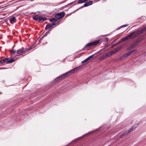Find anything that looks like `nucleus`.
I'll return each mask as SVG.
<instances>
[{
  "instance_id": "1",
  "label": "nucleus",
  "mask_w": 146,
  "mask_h": 146,
  "mask_svg": "<svg viewBox=\"0 0 146 146\" xmlns=\"http://www.w3.org/2000/svg\"><path fill=\"white\" fill-rule=\"evenodd\" d=\"M102 42L101 39L97 40L91 42L87 44L82 50L92 49L96 45H99L102 43Z\"/></svg>"
},
{
  "instance_id": "2",
  "label": "nucleus",
  "mask_w": 146,
  "mask_h": 146,
  "mask_svg": "<svg viewBox=\"0 0 146 146\" xmlns=\"http://www.w3.org/2000/svg\"><path fill=\"white\" fill-rule=\"evenodd\" d=\"M146 31V26L143 27L139 30L137 32L134 31L132 32L128 36L129 37H130L131 39H133Z\"/></svg>"
},
{
  "instance_id": "3",
  "label": "nucleus",
  "mask_w": 146,
  "mask_h": 146,
  "mask_svg": "<svg viewBox=\"0 0 146 146\" xmlns=\"http://www.w3.org/2000/svg\"><path fill=\"white\" fill-rule=\"evenodd\" d=\"M121 48V47H117L115 48L113 51H112L111 52L106 53L105 55L106 57H107V58L108 57L112 55L113 54L116 53Z\"/></svg>"
},
{
  "instance_id": "4",
  "label": "nucleus",
  "mask_w": 146,
  "mask_h": 146,
  "mask_svg": "<svg viewBox=\"0 0 146 146\" xmlns=\"http://www.w3.org/2000/svg\"><path fill=\"white\" fill-rule=\"evenodd\" d=\"M65 15V13L63 11L56 13L55 15V17L56 19H60L64 17Z\"/></svg>"
},
{
  "instance_id": "5",
  "label": "nucleus",
  "mask_w": 146,
  "mask_h": 146,
  "mask_svg": "<svg viewBox=\"0 0 146 146\" xmlns=\"http://www.w3.org/2000/svg\"><path fill=\"white\" fill-rule=\"evenodd\" d=\"M93 3V1H89L88 2H86L84 5L83 6L81 7L80 8H83L84 7H87L90 5H92Z\"/></svg>"
},
{
  "instance_id": "6",
  "label": "nucleus",
  "mask_w": 146,
  "mask_h": 146,
  "mask_svg": "<svg viewBox=\"0 0 146 146\" xmlns=\"http://www.w3.org/2000/svg\"><path fill=\"white\" fill-rule=\"evenodd\" d=\"M46 20V18L42 16H40L38 22L40 23H42L44 21Z\"/></svg>"
},
{
  "instance_id": "7",
  "label": "nucleus",
  "mask_w": 146,
  "mask_h": 146,
  "mask_svg": "<svg viewBox=\"0 0 146 146\" xmlns=\"http://www.w3.org/2000/svg\"><path fill=\"white\" fill-rule=\"evenodd\" d=\"M96 54V53L95 54H93L92 55L88 57L87 58H86V59H85L83 61H82L81 62V63L82 64H83V63L86 62L87 61L90 60L91 58H92L94 56V55Z\"/></svg>"
},
{
  "instance_id": "8",
  "label": "nucleus",
  "mask_w": 146,
  "mask_h": 146,
  "mask_svg": "<svg viewBox=\"0 0 146 146\" xmlns=\"http://www.w3.org/2000/svg\"><path fill=\"white\" fill-rule=\"evenodd\" d=\"M24 50V48L22 47L21 48H20L17 51V53L20 55L21 53L23 54V50Z\"/></svg>"
},
{
  "instance_id": "9",
  "label": "nucleus",
  "mask_w": 146,
  "mask_h": 146,
  "mask_svg": "<svg viewBox=\"0 0 146 146\" xmlns=\"http://www.w3.org/2000/svg\"><path fill=\"white\" fill-rule=\"evenodd\" d=\"M137 45V43H134L131 45L129 46L127 48L128 50H130L133 48H134Z\"/></svg>"
},
{
  "instance_id": "10",
  "label": "nucleus",
  "mask_w": 146,
  "mask_h": 146,
  "mask_svg": "<svg viewBox=\"0 0 146 146\" xmlns=\"http://www.w3.org/2000/svg\"><path fill=\"white\" fill-rule=\"evenodd\" d=\"M16 22V19L14 17H13L10 19V22L11 24H13Z\"/></svg>"
},
{
  "instance_id": "11",
  "label": "nucleus",
  "mask_w": 146,
  "mask_h": 146,
  "mask_svg": "<svg viewBox=\"0 0 146 146\" xmlns=\"http://www.w3.org/2000/svg\"><path fill=\"white\" fill-rule=\"evenodd\" d=\"M52 27L50 23L46 25L44 31L47 29H50L51 30L53 28Z\"/></svg>"
},
{
  "instance_id": "12",
  "label": "nucleus",
  "mask_w": 146,
  "mask_h": 146,
  "mask_svg": "<svg viewBox=\"0 0 146 146\" xmlns=\"http://www.w3.org/2000/svg\"><path fill=\"white\" fill-rule=\"evenodd\" d=\"M8 58V59L7 60V64H10L12 62H13L15 61V60L14 59H10L9 58Z\"/></svg>"
},
{
  "instance_id": "13",
  "label": "nucleus",
  "mask_w": 146,
  "mask_h": 146,
  "mask_svg": "<svg viewBox=\"0 0 146 146\" xmlns=\"http://www.w3.org/2000/svg\"><path fill=\"white\" fill-rule=\"evenodd\" d=\"M40 16L38 15H36L33 17V19L34 20L37 21L38 20Z\"/></svg>"
},
{
  "instance_id": "14",
  "label": "nucleus",
  "mask_w": 146,
  "mask_h": 146,
  "mask_svg": "<svg viewBox=\"0 0 146 146\" xmlns=\"http://www.w3.org/2000/svg\"><path fill=\"white\" fill-rule=\"evenodd\" d=\"M8 58H4V59L1 60L2 61V64L4 65L7 64V59H8Z\"/></svg>"
},
{
  "instance_id": "15",
  "label": "nucleus",
  "mask_w": 146,
  "mask_h": 146,
  "mask_svg": "<svg viewBox=\"0 0 146 146\" xmlns=\"http://www.w3.org/2000/svg\"><path fill=\"white\" fill-rule=\"evenodd\" d=\"M88 0H79L77 2V3L78 4H80L82 3L85 2H86L88 1Z\"/></svg>"
},
{
  "instance_id": "16",
  "label": "nucleus",
  "mask_w": 146,
  "mask_h": 146,
  "mask_svg": "<svg viewBox=\"0 0 146 146\" xmlns=\"http://www.w3.org/2000/svg\"><path fill=\"white\" fill-rule=\"evenodd\" d=\"M107 58V57H106L105 55H104L100 58L99 59V60H102L105 59Z\"/></svg>"
},
{
  "instance_id": "17",
  "label": "nucleus",
  "mask_w": 146,
  "mask_h": 146,
  "mask_svg": "<svg viewBox=\"0 0 146 146\" xmlns=\"http://www.w3.org/2000/svg\"><path fill=\"white\" fill-rule=\"evenodd\" d=\"M66 75V74L65 73H64V74L60 75L62 79H64V78H66V77H67V76Z\"/></svg>"
},
{
  "instance_id": "18",
  "label": "nucleus",
  "mask_w": 146,
  "mask_h": 146,
  "mask_svg": "<svg viewBox=\"0 0 146 146\" xmlns=\"http://www.w3.org/2000/svg\"><path fill=\"white\" fill-rule=\"evenodd\" d=\"M61 78L60 76H59L58 77L56 78L54 80V82H56L60 80H61Z\"/></svg>"
},
{
  "instance_id": "19",
  "label": "nucleus",
  "mask_w": 146,
  "mask_h": 146,
  "mask_svg": "<svg viewBox=\"0 0 146 146\" xmlns=\"http://www.w3.org/2000/svg\"><path fill=\"white\" fill-rule=\"evenodd\" d=\"M130 55H131L130 53L128 52L123 55V56L125 58H126L128 57Z\"/></svg>"
},
{
  "instance_id": "20",
  "label": "nucleus",
  "mask_w": 146,
  "mask_h": 146,
  "mask_svg": "<svg viewBox=\"0 0 146 146\" xmlns=\"http://www.w3.org/2000/svg\"><path fill=\"white\" fill-rule=\"evenodd\" d=\"M129 38H130V37H129L127 36L124 38H121V40H122V41H124L128 39Z\"/></svg>"
},
{
  "instance_id": "21",
  "label": "nucleus",
  "mask_w": 146,
  "mask_h": 146,
  "mask_svg": "<svg viewBox=\"0 0 146 146\" xmlns=\"http://www.w3.org/2000/svg\"><path fill=\"white\" fill-rule=\"evenodd\" d=\"M30 48H25L24 49V50H23V54H25V52H27L28 51L30 50Z\"/></svg>"
},
{
  "instance_id": "22",
  "label": "nucleus",
  "mask_w": 146,
  "mask_h": 146,
  "mask_svg": "<svg viewBox=\"0 0 146 146\" xmlns=\"http://www.w3.org/2000/svg\"><path fill=\"white\" fill-rule=\"evenodd\" d=\"M80 67V66L79 67H78L75 68L73 69L74 70V72H76V71H77V70H78L79 69V68Z\"/></svg>"
},
{
  "instance_id": "23",
  "label": "nucleus",
  "mask_w": 146,
  "mask_h": 146,
  "mask_svg": "<svg viewBox=\"0 0 146 146\" xmlns=\"http://www.w3.org/2000/svg\"><path fill=\"white\" fill-rule=\"evenodd\" d=\"M35 43H34L29 48H30V50H31L33 48H34L35 47Z\"/></svg>"
},
{
  "instance_id": "24",
  "label": "nucleus",
  "mask_w": 146,
  "mask_h": 146,
  "mask_svg": "<svg viewBox=\"0 0 146 146\" xmlns=\"http://www.w3.org/2000/svg\"><path fill=\"white\" fill-rule=\"evenodd\" d=\"M127 25H122V26H120L119 27L117 28V30H118L120 28H122V27H126Z\"/></svg>"
},
{
  "instance_id": "25",
  "label": "nucleus",
  "mask_w": 146,
  "mask_h": 146,
  "mask_svg": "<svg viewBox=\"0 0 146 146\" xmlns=\"http://www.w3.org/2000/svg\"><path fill=\"white\" fill-rule=\"evenodd\" d=\"M137 51L136 50H134L131 52H129V53H130L131 55V54H133L134 53H135Z\"/></svg>"
},
{
  "instance_id": "26",
  "label": "nucleus",
  "mask_w": 146,
  "mask_h": 146,
  "mask_svg": "<svg viewBox=\"0 0 146 146\" xmlns=\"http://www.w3.org/2000/svg\"><path fill=\"white\" fill-rule=\"evenodd\" d=\"M55 18H52V19H49V21L50 22H53L55 20Z\"/></svg>"
},
{
  "instance_id": "27",
  "label": "nucleus",
  "mask_w": 146,
  "mask_h": 146,
  "mask_svg": "<svg viewBox=\"0 0 146 146\" xmlns=\"http://www.w3.org/2000/svg\"><path fill=\"white\" fill-rule=\"evenodd\" d=\"M135 128V127H134V126H133L129 130H128V131L129 132V133L131 132L133 130H134V129Z\"/></svg>"
},
{
  "instance_id": "28",
  "label": "nucleus",
  "mask_w": 146,
  "mask_h": 146,
  "mask_svg": "<svg viewBox=\"0 0 146 146\" xmlns=\"http://www.w3.org/2000/svg\"><path fill=\"white\" fill-rule=\"evenodd\" d=\"M129 133V132L128 131H126L125 132H124L123 133V134L124 136H125L127 135Z\"/></svg>"
},
{
  "instance_id": "29",
  "label": "nucleus",
  "mask_w": 146,
  "mask_h": 146,
  "mask_svg": "<svg viewBox=\"0 0 146 146\" xmlns=\"http://www.w3.org/2000/svg\"><path fill=\"white\" fill-rule=\"evenodd\" d=\"M59 19H57V20H56L55 19V20L54 21V22L56 24L58 23L60 21V20H59Z\"/></svg>"
},
{
  "instance_id": "30",
  "label": "nucleus",
  "mask_w": 146,
  "mask_h": 146,
  "mask_svg": "<svg viewBox=\"0 0 146 146\" xmlns=\"http://www.w3.org/2000/svg\"><path fill=\"white\" fill-rule=\"evenodd\" d=\"M117 45H118V44L117 43L114 44L112 45L111 47L113 48L115 46H117Z\"/></svg>"
},
{
  "instance_id": "31",
  "label": "nucleus",
  "mask_w": 146,
  "mask_h": 146,
  "mask_svg": "<svg viewBox=\"0 0 146 146\" xmlns=\"http://www.w3.org/2000/svg\"><path fill=\"white\" fill-rule=\"evenodd\" d=\"M69 72L70 74L75 72L73 69L69 71Z\"/></svg>"
},
{
  "instance_id": "32",
  "label": "nucleus",
  "mask_w": 146,
  "mask_h": 146,
  "mask_svg": "<svg viewBox=\"0 0 146 146\" xmlns=\"http://www.w3.org/2000/svg\"><path fill=\"white\" fill-rule=\"evenodd\" d=\"M104 41L106 42H107L108 41V38H104Z\"/></svg>"
},
{
  "instance_id": "33",
  "label": "nucleus",
  "mask_w": 146,
  "mask_h": 146,
  "mask_svg": "<svg viewBox=\"0 0 146 146\" xmlns=\"http://www.w3.org/2000/svg\"><path fill=\"white\" fill-rule=\"evenodd\" d=\"M16 52V50H13L12 51H11L10 52L11 54H13L15 53Z\"/></svg>"
},
{
  "instance_id": "34",
  "label": "nucleus",
  "mask_w": 146,
  "mask_h": 146,
  "mask_svg": "<svg viewBox=\"0 0 146 146\" xmlns=\"http://www.w3.org/2000/svg\"><path fill=\"white\" fill-rule=\"evenodd\" d=\"M48 34L46 33V32L45 34H44V35L41 38H43L45 37L46 36H47Z\"/></svg>"
},
{
  "instance_id": "35",
  "label": "nucleus",
  "mask_w": 146,
  "mask_h": 146,
  "mask_svg": "<svg viewBox=\"0 0 146 146\" xmlns=\"http://www.w3.org/2000/svg\"><path fill=\"white\" fill-rule=\"evenodd\" d=\"M48 34L46 33V32L45 34H44V35L41 38H43L45 37L46 36H47Z\"/></svg>"
},
{
  "instance_id": "36",
  "label": "nucleus",
  "mask_w": 146,
  "mask_h": 146,
  "mask_svg": "<svg viewBox=\"0 0 146 146\" xmlns=\"http://www.w3.org/2000/svg\"><path fill=\"white\" fill-rule=\"evenodd\" d=\"M48 34L46 33V32L45 34H44V35L41 38H43L45 37L46 36H47Z\"/></svg>"
},
{
  "instance_id": "37",
  "label": "nucleus",
  "mask_w": 146,
  "mask_h": 146,
  "mask_svg": "<svg viewBox=\"0 0 146 146\" xmlns=\"http://www.w3.org/2000/svg\"><path fill=\"white\" fill-rule=\"evenodd\" d=\"M65 73L66 74V75L67 76H68L70 75V72L69 71Z\"/></svg>"
},
{
  "instance_id": "38",
  "label": "nucleus",
  "mask_w": 146,
  "mask_h": 146,
  "mask_svg": "<svg viewBox=\"0 0 146 146\" xmlns=\"http://www.w3.org/2000/svg\"><path fill=\"white\" fill-rule=\"evenodd\" d=\"M124 57L123 56V55L122 56L120 57L119 58V59L120 60H121L122 59H123Z\"/></svg>"
},
{
  "instance_id": "39",
  "label": "nucleus",
  "mask_w": 146,
  "mask_h": 146,
  "mask_svg": "<svg viewBox=\"0 0 146 146\" xmlns=\"http://www.w3.org/2000/svg\"><path fill=\"white\" fill-rule=\"evenodd\" d=\"M51 24V25H52V27H53L54 26V25H56V23H55V22H53V23H50Z\"/></svg>"
},
{
  "instance_id": "40",
  "label": "nucleus",
  "mask_w": 146,
  "mask_h": 146,
  "mask_svg": "<svg viewBox=\"0 0 146 146\" xmlns=\"http://www.w3.org/2000/svg\"><path fill=\"white\" fill-rule=\"evenodd\" d=\"M141 41V40H137L136 42H135V43H137V44L139 43V42H140Z\"/></svg>"
},
{
  "instance_id": "41",
  "label": "nucleus",
  "mask_w": 146,
  "mask_h": 146,
  "mask_svg": "<svg viewBox=\"0 0 146 146\" xmlns=\"http://www.w3.org/2000/svg\"><path fill=\"white\" fill-rule=\"evenodd\" d=\"M124 136L123 135V134H122L121 135H120V138H123Z\"/></svg>"
},
{
  "instance_id": "42",
  "label": "nucleus",
  "mask_w": 146,
  "mask_h": 146,
  "mask_svg": "<svg viewBox=\"0 0 146 146\" xmlns=\"http://www.w3.org/2000/svg\"><path fill=\"white\" fill-rule=\"evenodd\" d=\"M122 42V40H121V39L117 43L118 44H120Z\"/></svg>"
},
{
  "instance_id": "43",
  "label": "nucleus",
  "mask_w": 146,
  "mask_h": 146,
  "mask_svg": "<svg viewBox=\"0 0 146 146\" xmlns=\"http://www.w3.org/2000/svg\"><path fill=\"white\" fill-rule=\"evenodd\" d=\"M51 31V29H50L48 31H47V32H46V33H47L48 34H50V31Z\"/></svg>"
},
{
  "instance_id": "44",
  "label": "nucleus",
  "mask_w": 146,
  "mask_h": 146,
  "mask_svg": "<svg viewBox=\"0 0 146 146\" xmlns=\"http://www.w3.org/2000/svg\"><path fill=\"white\" fill-rule=\"evenodd\" d=\"M42 39V38H41L39 40V43H40L41 42V40Z\"/></svg>"
},
{
  "instance_id": "45",
  "label": "nucleus",
  "mask_w": 146,
  "mask_h": 146,
  "mask_svg": "<svg viewBox=\"0 0 146 146\" xmlns=\"http://www.w3.org/2000/svg\"><path fill=\"white\" fill-rule=\"evenodd\" d=\"M0 63L2 64V61L1 60H0Z\"/></svg>"
},
{
  "instance_id": "46",
  "label": "nucleus",
  "mask_w": 146,
  "mask_h": 146,
  "mask_svg": "<svg viewBox=\"0 0 146 146\" xmlns=\"http://www.w3.org/2000/svg\"><path fill=\"white\" fill-rule=\"evenodd\" d=\"M73 3V2H72V3H70L68 4V5H70L72 4V3Z\"/></svg>"
},
{
  "instance_id": "47",
  "label": "nucleus",
  "mask_w": 146,
  "mask_h": 146,
  "mask_svg": "<svg viewBox=\"0 0 146 146\" xmlns=\"http://www.w3.org/2000/svg\"><path fill=\"white\" fill-rule=\"evenodd\" d=\"M9 5H6V6H4V7H7L9 6Z\"/></svg>"
},
{
  "instance_id": "48",
  "label": "nucleus",
  "mask_w": 146,
  "mask_h": 146,
  "mask_svg": "<svg viewBox=\"0 0 146 146\" xmlns=\"http://www.w3.org/2000/svg\"><path fill=\"white\" fill-rule=\"evenodd\" d=\"M3 68H0V69H3Z\"/></svg>"
},
{
  "instance_id": "49",
  "label": "nucleus",
  "mask_w": 146,
  "mask_h": 146,
  "mask_svg": "<svg viewBox=\"0 0 146 146\" xmlns=\"http://www.w3.org/2000/svg\"><path fill=\"white\" fill-rule=\"evenodd\" d=\"M81 8H80H80H79L78 9H77V10H78V9H81Z\"/></svg>"
},
{
  "instance_id": "50",
  "label": "nucleus",
  "mask_w": 146,
  "mask_h": 146,
  "mask_svg": "<svg viewBox=\"0 0 146 146\" xmlns=\"http://www.w3.org/2000/svg\"><path fill=\"white\" fill-rule=\"evenodd\" d=\"M18 9V7L17 8V9H16V10H17V9Z\"/></svg>"
}]
</instances>
